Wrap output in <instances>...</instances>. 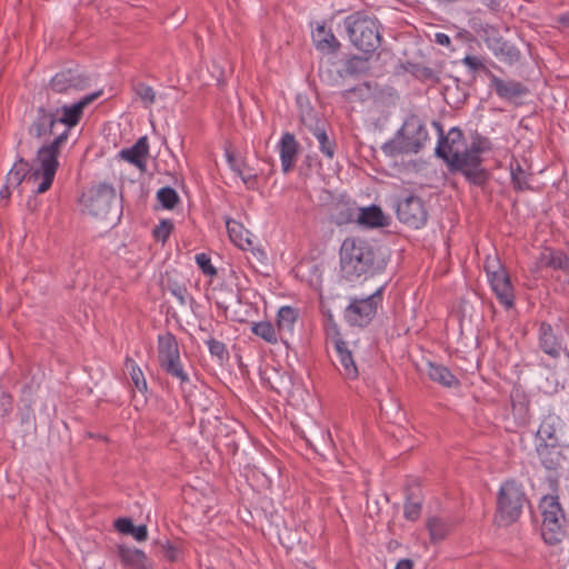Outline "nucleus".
<instances>
[{"instance_id":"0e129e2a","label":"nucleus","mask_w":569,"mask_h":569,"mask_svg":"<svg viewBox=\"0 0 569 569\" xmlns=\"http://www.w3.org/2000/svg\"><path fill=\"white\" fill-rule=\"evenodd\" d=\"M199 330L202 331V332H207V329L203 328L202 326L199 327Z\"/></svg>"},{"instance_id":"e2e57ef3","label":"nucleus","mask_w":569,"mask_h":569,"mask_svg":"<svg viewBox=\"0 0 569 569\" xmlns=\"http://www.w3.org/2000/svg\"><path fill=\"white\" fill-rule=\"evenodd\" d=\"M548 483H549V488L553 491V492H557L558 490V478L557 477H548Z\"/></svg>"},{"instance_id":"9d476101","label":"nucleus","mask_w":569,"mask_h":569,"mask_svg":"<svg viewBox=\"0 0 569 569\" xmlns=\"http://www.w3.org/2000/svg\"><path fill=\"white\" fill-rule=\"evenodd\" d=\"M382 290L381 287L366 298H351L343 311L345 320L352 327H367L373 320L378 307L382 303Z\"/></svg>"},{"instance_id":"58836bf2","label":"nucleus","mask_w":569,"mask_h":569,"mask_svg":"<svg viewBox=\"0 0 569 569\" xmlns=\"http://www.w3.org/2000/svg\"><path fill=\"white\" fill-rule=\"evenodd\" d=\"M124 367H126V370L129 372L134 387L139 391H142V392L147 391L148 386H147L144 375H143L142 370L140 369V367L136 363V361L133 359H131L130 357H127L126 361H124Z\"/></svg>"},{"instance_id":"f257e3e1","label":"nucleus","mask_w":569,"mask_h":569,"mask_svg":"<svg viewBox=\"0 0 569 569\" xmlns=\"http://www.w3.org/2000/svg\"><path fill=\"white\" fill-rule=\"evenodd\" d=\"M102 94V90L86 94L78 102L73 104H63L62 107H46L39 106L36 109L34 117L28 127V133L38 140H47L56 134V127L63 124L64 129H70L77 126L87 106L92 103Z\"/></svg>"},{"instance_id":"bb28decb","label":"nucleus","mask_w":569,"mask_h":569,"mask_svg":"<svg viewBox=\"0 0 569 569\" xmlns=\"http://www.w3.org/2000/svg\"><path fill=\"white\" fill-rule=\"evenodd\" d=\"M426 528L429 532L430 542L436 545L445 540L452 530V523L449 519L432 516L426 521Z\"/></svg>"},{"instance_id":"f704fd0d","label":"nucleus","mask_w":569,"mask_h":569,"mask_svg":"<svg viewBox=\"0 0 569 569\" xmlns=\"http://www.w3.org/2000/svg\"><path fill=\"white\" fill-rule=\"evenodd\" d=\"M405 69L420 81L431 82L435 84L440 82V71L433 68L421 63L407 62Z\"/></svg>"},{"instance_id":"bf43d9fd","label":"nucleus","mask_w":569,"mask_h":569,"mask_svg":"<svg viewBox=\"0 0 569 569\" xmlns=\"http://www.w3.org/2000/svg\"><path fill=\"white\" fill-rule=\"evenodd\" d=\"M11 188L12 187L6 182V184L0 190V197L2 200H7V201L9 200V198L11 196Z\"/></svg>"},{"instance_id":"f3484780","label":"nucleus","mask_w":569,"mask_h":569,"mask_svg":"<svg viewBox=\"0 0 569 569\" xmlns=\"http://www.w3.org/2000/svg\"><path fill=\"white\" fill-rule=\"evenodd\" d=\"M332 342L337 353L336 367L339 373L346 380H357L359 377V369L349 342L345 341L339 332H337L332 338Z\"/></svg>"},{"instance_id":"680f3d73","label":"nucleus","mask_w":569,"mask_h":569,"mask_svg":"<svg viewBox=\"0 0 569 569\" xmlns=\"http://www.w3.org/2000/svg\"><path fill=\"white\" fill-rule=\"evenodd\" d=\"M557 21L562 24L563 27L566 28H569V11L563 13V14H560L558 18H557Z\"/></svg>"},{"instance_id":"c9c22d12","label":"nucleus","mask_w":569,"mask_h":569,"mask_svg":"<svg viewBox=\"0 0 569 569\" xmlns=\"http://www.w3.org/2000/svg\"><path fill=\"white\" fill-rule=\"evenodd\" d=\"M251 332L270 345H276L280 340L277 328L270 321L252 322Z\"/></svg>"},{"instance_id":"39448f33","label":"nucleus","mask_w":569,"mask_h":569,"mask_svg":"<svg viewBox=\"0 0 569 569\" xmlns=\"http://www.w3.org/2000/svg\"><path fill=\"white\" fill-rule=\"evenodd\" d=\"M343 24L351 43L363 53H373L382 42L380 21L373 17L357 11L345 18Z\"/></svg>"},{"instance_id":"5fc2aeb1","label":"nucleus","mask_w":569,"mask_h":569,"mask_svg":"<svg viewBox=\"0 0 569 569\" xmlns=\"http://www.w3.org/2000/svg\"><path fill=\"white\" fill-rule=\"evenodd\" d=\"M163 557L170 562H174L178 557V549L174 545L167 541L161 546Z\"/></svg>"},{"instance_id":"2eb2a0df","label":"nucleus","mask_w":569,"mask_h":569,"mask_svg":"<svg viewBox=\"0 0 569 569\" xmlns=\"http://www.w3.org/2000/svg\"><path fill=\"white\" fill-rule=\"evenodd\" d=\"M90 86L88 74L78 68H68L56 73L50 80V88L57 93L82 91Z\"/></svg>"},{"instance_id":"f8f14e48","label":"nucleus","mask_w":569,"mask_h":569,"mask_svg":"<svg viewBox=\"0 0 569 569\" xmlns=\"http://www.w3.org/2000/svg\"><path fill=\"white\" fill-rule=\"evenodd\" d=\"M492 149V143L489 138L476 133L472 137L471 143L468 147V157L476 158V162L468 160V169L465 172V178L472 184L482 187L490 178L489 171L482 167L483 159L481 154Z\"/></svg>"},{"instance_id":"423d86ee","label":"nucleus","mask_w":569,"mask_h":569,"mask_svg":"<svg viewBox=\"0 0 569 569\" xmlns=\"http://www.w3.org/2000/svg\"><path fill=\"white\" fill-rule=\"evenodd\" d=\"M69 130L63 129L62 132L54 136V138L43 143L37 151L34 163L37 168L32 169L31 177H34V181L41 178V182L38 184L36 192L43 193L50 189L54 180L57 170L59 168V154L61 146L68 140Z\"/></svg>"},{"instance_id":"dca6fc26","label":"nucleus","mask_w":569,"mask_h":569,"mask_svg":"<svg viewBox=\"0 0 569 569\" xmlns=\"http://www.w3.org/2000/svg\"><path fill=\"white\" fill-rule=\"evenodd\" d=\"M485 42L492 53L506 64H515L521 58L520 50L510 41L503 39L495 28L485 30Z\"/></svg>"},{"instance_id":"412c9836","label":"nucleus","mask_w":569,"mask_h":569,"mask_svg":"<svg viewBox=\"0 0 569 569\" xmlns=\"http://www.w3.org/2000/svg\"><path fill=\"white\" fill-rule=\"evenodd\" d=\"M298 320V310L284 306L278 310L277 313V331L279 333L280 341L289 348V338L293 335V329Z\"/></svg>"},{"instance_id":"052dcab7","label":"nucleus","mask_w":569,"mask_h":569,"mask_svg":"<svg viewBox=\"0 0 569 569\" xmlns=\"http://www.w3.org/2000/svg\"><path fill=\"white\" fill-rule=\"evenodd\" d=\"M482 2L491 10H498L500 8V0H482Z\"/></svg>"},{"instance_id":"7c9ffc66","label":"nucleus","mask_w":569,"mask_h":569,"mask_svg":"<svg viewBox=\"0 0 569 569\" xmlns=\"http://www.w3.org/2000/svg\"><path fill=\"white\" fill-rule=\"evenodd\" d=\"M31 173L32 168L29 161L22 157H19L13 167L8 172L6 182L13 188H18L23 180H27L28 182L34 180V177H31Z\"/></svg>"},{"instance_id":"c85d7f7f","label":"nucleus","mask_w":569,"mask_h":569,"mask_svg":"<svg viewBox=\"0 0 569 569\" xmlns=\"http://www.w3.org/2000/svg\"><path fill=\"white\" fill-rule=\"evenodd\" d=\"M559 425V417L555 415L546 416L537 431V438L541 441L539 445L559 443L557 436Z\"/></svg>"},{"instance_id":"37998d69","label":"nucleus","mask_w":569,"mask_h":569,"mask_svg":"<svg viewBox=\"0 0 569 569\" xmlns=\"http://www.w3.org/2000/svg\"><path fill=\"white\" fill-rule=\"evenodd\" d=\"M157 199L167 210H172L179 203V196L177 191L171 187H163L158 190Z\"/></svg>"},{"instance_id":"a18cd8bd","label":"nucleus","mask_w":569,"mask_h":569,"mask_svg":"<svg viewBox=\"0 0 569 569\" xmlns=\"http://www.w3.org/2000/svg\"><path fill=\"white\" fill-rule=\"evenodd\" d=\"M462 63L473 72H483L489 79L491 78V76H493V72L483 63L481 58L477 56H466L462 59Z\"/></svg>"},{"instance_id":"603ef678","label":"nucleus","mask_w":569,"mask_h":569,"mask_svg":"<svg viewBox=\"0 0 569 569\" xmlns=\"http://www.w3.org/2000/svg\"><path fill=\"white\" fill-rule=\"evenodd\" d=\"M13 408V398L10 393L0 389V417L8 416Z\"/></svg>"},{"instance_id":"a878e982","label":"nucleus","mask_w":569,"mask_h":569,"mask_svg":"<svg viewBox=\"0 0 569 569\" xmlns=\"http://www.w3.org/2000/svg\"><path fill=\"white\" fill-rule=\"evenodd\" d=\"M328 129L330 124L327 120L320 121L310 132L316 137L319 142V150L328 159H333L336 154L337 143L333 138L329 137Z\"/></svg>"},{"instance_id":"aec40b11","label":"nucleus","mask_w":569,"mask_h":569,"mask_svg":"<svg viewBox=\"0 0 569 569\" xmlns=\"http://www.w3.org/2000/svg\"><path fill=\"white\" fill-rule=\"evenodd\" d=\"M489 87L495 90L496 94L505 100H515L529 93L528 88L516 80L505 81L493 73L490 78Z\"/></svg>"},{"instance_id":"864d4df0","label":"nucleus","mask_w":569,"mask_h":569,"mask_svg":"<svg viewBox=\"0 0 569 569\" xmlns=\"http://www.w3.org/2000/svg\"><path fill=\"white\" fill-rule=\"evenodd\" d=\"M114 528L120 533L131 535L132 530L134 528V525H133V522H132V520L130 518L122 517V518H118L114 521Z\"/></svg>"},{"instance_id":"13d9d810","label":"nucleus","mask_w":569,"mask_h":569,"mask_svg":"<svg viewBox=\"0 0 569 569\" xmlns=\"http://www.w3.org/2000/svg\"><path fill=\"white\" fill-rule=\"evenodd\" d=\"M395 569H413V561L408 558L401 559L397 562Z\"/></svg>"},{"instance_id":"473e14b6","label":"nucleus","mask_w":569,"mask_h":569,"mask_svg":"<svg viewBox=\"0 0 569 569\" xmlns=\"http://www.w3.org/2000/svg\"><path fill=\"white\" fill-rule=\"evenodd\" d=\"M428 377L432 381L447 388L458 387L460 385L458 378L447 367L433 362H429L428 365Z\"/></svg>"},{"instance_id":"3c124183","label":"nucleus","mask_w":569,"mask_h":569,"mask_svg":"<svg viewBox=\"0 0 569 569\" xmlns=\"http://www.w3.org/2000/svg\"><path fill=\"white\" fill-rule=\"evenodd\" d=\"M196 262L199 267V269L206 274V276H214L217 274V269L212 266L210 257L206 253H198L196 256Z\"/></svg>"},{"instance_id":"e433bc0d","label":"nucleus","mask_w":569,"mask_h":569,"mask_svg":"<svg viewBox=\"0 0 569 569\" xmlns=\"http://www.w3.org/2000/svg\"><path fill=\"white\" fill-rule=\"evenodd\" d=\"M227 230L229 233V237L231 241L240 247L243 250H247L249 247H251L252 242L249 238H243V227L241 223L232 220L227 219L226 220Z\"/></svg>"},{"instance_id":"393cba45","label":"nucleus","mask_w":569,"mask_h":569,"mask_svg":"<svg viewBox=\"0 0 569 569\" xmlns=\"http://www.w3.org/2000/svg\"><path fill=\"white\" fill-rule=\"evenodd\" d=\"M356 221L359 224L368 228H382L389 224L381 208L377 204H371L365 208H358Z\"/></svg>"},{"instance_id":"f03ea898","label":"nucleus","mask_w":569,"mask_h":569,"mask_svg":"<svg viewBox=\"0 0 569 569\" xmlns=\"http://www.w3.org/2000/svg\"><path fill=\"white\" fill-rule=\"evenodd\" d=\"M340 269L346 280L373 276L381 269L373 246L365 239L348 237L340 248Z\"/></svg>"},{"instance_id":"ddd939ff","label":"nucleus","mask_w":569,"mask_h":569,"mask_svg":"<svg viewBox=\"0 0 569 569\" xmlns=\"http://www.w3.org/2000/svg\"><path fill=\"white\" fill-rule=\"evenodd\" d=\"M485 270L499 302L506 309H511L515 306V293L508 272L497 259L490 260V258L485 262Z\"/></svg>"},{"instance_id":"9b49d317","label":"nucleus","mask_w":569,"mask_h":569,"mask_svg":"<svg viewBox=\"0 0 569 569\" xmlns=\"http://www.w3.org/2000/svg\"><path fill=\"white\" fill-rule=\"evenodd\" d=\"M86 207L90 214L100 219L117 214V196L112 184L100 182L88 190Z\"/></svg>"},{"instance_id":"de8ad7c7","label":"nucleus","mask_w":569,"mask_h":569,"mask_svg":"<svg viewBox=\"0 0 569 569\" xmlns=\"http://www.w3.org/2000/svg\"><path fill=\"white\" fill-rule=\"evenodd\" d=\"M168 291L178 300L181 306L187 303L188 299V289L184 284H180L178 282L169 281L167 284Z\"/></svg>"},{"instance_id":"1a4fd4ad","label":"nucleus","mask_w":569,"mask_h":569,"mask_svg":"<svg viewBox=\"0 0 569 569\" xmlns=\"http://www.w3.org/2000/svg\"><path fill=\"white\" fill-rule=\"evenodd\" d=\"M158 362L160 368L181 385L189 382V376L183 370L180 359V349L176 336L167 331L158 336Z\"/></svg>"},{"instance_id":"8fccbe9b","label":"nucleus","mask_w":569,"mask_h":569,"mask_svg":"<svg viewBox=\"0 0 569 569\" xmlns=\"http://www.w3.org/2000/svg\"><path fill=\"white\" fill-rule=\"evenodd\" d=\"M173 230V223L170 220H161L160 223L153 229V237L158 241L166 242Z\"/></svg>"},{"instance_id":"6ab92c4d","label":"nucleus","mask_w":569,"mask_h":569,"mask_svg":"<svg viewBox=\"0 0 569 569\" xmlns=\"http://www.w3.org/2000/svg\"><path fill=\"white\" fill-rule=\"evenodd\" d=\"M281 168L284 173L290 172L297 162L300 146L291 132H284L278 143Z\"/></svg>"},{"instance_id":"6e6552de","label":"nucleus","mask_w":569,"mask_h":569,"mask_svg":"<svg viewBox=\"0 0 569 569\" xmlns=\"http://www.w3.org/2000/svg\"><path fill=\"white\" fill-rule=\"evenodd\" d=\"M542 523L541 536L549 545L560 542L565 537L566 516L559 502L558 496L546 495L541 498Z\"/></svg>"},{"instance_id":"20e7f679","label":"nucleus","mask_w":569,"mask_h":569,"mask_svg":"<svg viewBox=\"0 0 569 569\" xmlns=\"http://www.w3.org/2000/svg\"><path fill=\"white\" fill-rule=\"evenodd\" d=\"M432 126L438 132V143L435 149L436 156L448 164L451 172L458 171L465 176L468 169V160L472 163L476 162V158L468 157V147H466L462 130L458 127H452L445 134L440 122L432 121Z\"/></svg>"},{"instance_id":"5701e85b","label":"nucleus","mask_w":569,"mask_h":569,"mask_svg":"<svg viewBox=\"0 0 569 569\" xmlns=\"http://www.w3.org/2000/svg\"><path fill=\"white\" fill-rule=\"evenodd\" d=\"M537 453L542 466L550 471L561 469L566 460L559 443L538 445Z\"/></svg>"},{"instance_id":"72a5a7b5","label":"nucleus","mask_w":569,"mask_h":569,"mask_svg":"<svg viewBox=\"0 0 569 569\" xmlns=\"http://www.w3.org/2000/svg\"><path fill=\"white\" fill-rule=\"evenodd\" d=\"M358 208L349 201H338L332 208L331 219L338 226L356 221Z\"/></svg>"},{"instance_id":"b1692460","label":"nucleus","mask_w":569,"mask_h":569,"mask_svg":"<svg viewBox=\"0 0 569 569\" xmlns=\"http://www.w3.org/2000/svg\"><path fill=\"white\" fill-rule=\"evenodd\" d=\"M119 154L123 160L144 171L146 161L149 156L148 138L146 136L139 138L132 147L122 149Z\"/></svg>"},{"instance_id":"79ce46f5","label":"nucleus","mask_w":569,"mask_h":569,"mask_svg":"<svg viewBox=\"0 0 569 569\" xmlns=\"http://www.w3.org/2000/svg\"><path fill=\"white\" fill-rule=\"evenodd\" d=\"M345 70L350 76L365 74L369 70V59L355 54L346 61Z\"/></svg>"},{"instance_id":"4d7b16f0","label":"nucleus","mask_w":569,"mask_h":569,"mask_svg":"<svg viewBox=\"0 0 569 569\" xmlns=\"http://www.w3.org/2000/svg\"><path fill=\"white\" fill-rule=\"evenodd\" d=\"M435 41H436V43H438L440 46H449L450 44L449 36L446 33H441V32L436 33Z\"/></svg>"},{"instance_id":"09e8293b","label":"nucleus","mask_w":569,"mask_h":569,"mask_svg":"<svg viewBox=\"0 0 569 569\" xmlns=\"http://www.w3.org/2000/svg\"><path fill=\"white\" fill-rule=\"evenodd\" d=\"M33 402L31 399L24 401L23 407L19 408L18 416L21 425H29L36 420V415L33 411Z\"/></svg>"},{"instance_id":"c03bdc74","label":"nucleus","mask_w":569,"mask_h":569,"mask_svg":"<svg viewBox=\"0 0 569 569\" xmlns=\"http://www.w3.org/2000/svg\"><path fill=\"white\" fill-rule=\"evenodd\" d=\"M421 501L415 500L412 495H407L403 507V516L409 521H416L421 513Z\"/></svg>"},{"instance_id":"0eeeda50","label":"nucleus","mask_w":569,"mask_h":569,"mask_svg":"<svg viewBox=\"0 0 569 569\" xmlns=\"http://www.w3.org/2000/svg\"><path fill=\"white\" fill-rule=\"evenodd\" d=\"M529 503L523 487L515 479L506 480L497 496V510L495 519L499 526H510L516 522Z\"/></svg>"},{"instance_id":"c756f323","label":"nucleus","mask_w":569,"mask_h":569,"mask_svg":"<svg viewBox=\"0 0 569 569\" xmlns=\"http://www.w3.org/2000/svg\"><path fill=\"white\" fill-rule=\"evenodd\" d=\"M299 107V118L301 123L310 131L316 126L320 124V121L327 120L319 111H317L307 98L298 96L297 98Z\"/></svg>"},{"instance_id":"4468645a","label":"nucleus","mask_w":569,"mask_h":569,"mask_svg":"<svg viewBox=\"0 0 569 569\" xmlns=\"http://www.w3.org/2000/svg\"><path fill=\"white\" fill-rule=\"evenodd\" d=\"M398 219L413 229L423 227L428 220V211L421 198L410 194L396 206Z\"/></svg>"},{"instance_id":"6e6d98bb","label":"nucleus","mask_w":569,"mask_h":569,"mask_svg":"<svg viewBox=\"0 0 569 569\" xmlns=\"http://www.w3.org/2000/svg\"><path fill=\"white\" fill-rule=\"evenodd\" d=\"M132 536L137 541H146L148 539V529L146 525L134 526Z\"/></svg>"},{"instance_id":"7ed1b4c3","label":"nucleus","mask_w":569,"mask_h":569,"mask_svg":"<svg viewBox=\"0 0 569 569\" xmlns=\"http://www.w3.org/2000/svg\"><path fill=\"white\" fill-rule=\"evenodd\" d=\"M429 140L428 130L419 116L409 114L395 137L381 146L382 152L390 158L401 154H417Z\"/></svg>"},{"instance_id":"ea45409f","label":"nucleus","mask_w":569,"mask_h":569,"mask_svg":"<svg viewBox=\"0 0 569 569\" xmlns=\"http://www.w3.org/2000/svg\"><path fill=\"white\" fill-rule=\"evenodd\" d=\"M529 174L525 172L521 164L516 162V166L511 164V183L517 192L530 190L531 187L528 182Z\"/></svg>"},{"instance_id":"a211bd4d","label":"nucleus","mask_w":569,"mask_h":569,"mask_svg":"<svg viewBox=\"0 0 569 569\" xmlns=\"http://www.w3.org/2000/svg\"><path fill=\"white\" fill-rule=\"evenodd\" d=\"M538 346L540 350L552 359L566 355L569 349L563 346V337L549 322L541 321L538 327Z\"/></svg>"},{"instance_id":"cd10ccee","label":"nucleus","mask_w":569,"mask_h":569,"mask_svg":"<svg viewBox=\"0 0 569 569\" xmlns=\"http://www.w3.org/2000/svg\"><path fill=\"white\" fill-rule=\"evenodd\" d=\"M539 261L546 268L569 274V257L562 250L546 249L541 252Z\"/></svg>"},{"instance_id":"2f4dec72","label":"nucleus","mask_w":569,"mask_h":569,"mask_svg":"<svg viewBox=\"0 0 569 569\" xmlns=\"http://www.w3.org/2000/svg\"><path fill=\"white\" fill-rule=\"evenodd\" d=\"M312 39L318 50L327 51L329 53L337 52L341 47L339 40L335 37L331 30H327L325 26H319L312 33Z\"/></svg>"},{"instance_id":"a19ab883","label":"nucleus","mask_w":569,"mask_h":569,"mask_svg":"<svg viewBox=\"0 0 569 569\" xmlns=\"http://www.w3.org/2000/svg\"><path fill=\"white\" fill-rule=\"evenodd\" d=\"M132 90L144 107H150L156 102V92L151 86L142 81H132Z\"/></svg>"},{"instance_id":"49530a36","label":"nucleus","mask_w":569,"mask_h":569,"mask_svg":"<svg viewBox=\"0 0 569 569\" xmlns=\"http://www.w3.org/2000/svg\"><path fill=\"white\" fill-rule=\"evenodd\" d=\"M204 342L208 346L211 356L217 357L219 360L228 358L229 353L223 342L216 340L212 337H208Z\"/></svg>"},{"instance_id":"4be33fe9","label":"nucleus","mask_w":569,"mask_h":569,"mask_svg":"<svg viewBox=\"0 0 569 569\" xmlns=\"http://www.w3.org/2000/svg\"><path fill=\"white\" fill-rule=\"evenodd\" d=\"M118 557L126 568L131 569H154L146 552L138 548L119 546Z\"/></svg>"},{"instance_id":"69168bd1","label":"nucleus","mask_w":569,"mask_h":569,"mask_svg":"<svg viewBox=\"0 0 569 569\" xmlns=\"http://www.w3.org/2000/svg\"><path fill=\"white\" fill-rule=\"evenodd\" d=\"M566 357L569 358V351H566Z\"/></svg>"},{"instance_id":"4c0bfd02","label":"nucleus","mask_w":569,"mask_h":569,"mask_svg":"<svg viewBox=\"0 0 569 569\" xmlns=\"http://www.w3.org/2000/svg\"><path fill=\"white\" fill-rule=\"evenodd\" d=\"M511 408L515 416L526 420L529 411V401L520 389H515L510 395Z\"/></svg>"}]
</instances>
